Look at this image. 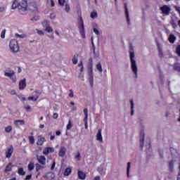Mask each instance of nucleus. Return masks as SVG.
Returning a JSON list of instances; mask_svg holds the SVG:
<instances>
[{"instance_id": "1", "label": "nucleus", "mask_w": 180, "mask_h": 180, "mask_svg": "<svg viewBox=\"0 0 180 180\" xmlns=\"http://www.w3.org/2000/svg\"><path fill=\"white\" fill-rule=\"evenodd\" d=\"M27 1L26 0H22L20 3H18V0H14L11 6L12 9H16L18 8L21 15H25L24 12L27 11Z\"/></svg>"}, {"instance_id": "2", "label": "nucleus", "mask_w": 180, "mask_h": 180, "mask_svg": "<svg viewBox=\"0 0 180 180\" xmlns=\"http://www.w3.org/2000/svg\"><path fill=\"white\" fill-rule=\"evenodd\" d=\"M37 160L39 163L35 165L36 166V172H39L40 169L46 168V157L44 155L37 156Z\"/></svg>"}, {"instance_id": "3", "label": "nucleus", "mask_w": 180, "mask_h": 180, "mask_svg": "<svg viewBox=\"0 0 180 180\" xmlns=\"http://www.w3.org/2000/svg\"><path fill=\"white\" fill-rule=\"evenodd\" d=\"M77 13L79 15L77 20L79 23V30L82 39H85V27L84 26V20L81 15V10H78Z\"/></svg>"}, {"instance_id": "4", "label": "nucleus", "mask_w": 180, "mask_h": 180, "mask_svg": "<svg viewBox=\"0 0 180 180\" xmlns=\"http://www.w3.org/2000/svg\"><path fill=\"white\" fill-rule=\"evenodd\" d=\"M129 58H130L131 68L132 72H134L136 78H137L138 68H137V63L134 60V52H129Z\"/></svg>"}, {"instance_id": "5", "label": "nucleus", "mask_w": 180, "mask_h": 180, "mask_svg": "<svg viewBox=\"0 0 180 180\" xmlns=\"http://www.w3.org/2000/svg\"><path fill=\"white\" fill-rule=\"evenodd\" d=\"M9 47L12 53H18L19 51V44L16 39H11L10 41Z\"/></svg>"}, {"instance_id": "6", "label": "nucleus", "mask_w": 180, "mask_h": 180, "mask_svg": "<svg viewBox=\"0 0 180 180\" xmlns=\"http://www.w3.org/2000/svg\"><path fill=\"white\" fill-rule=\"evenodd\" d=\"M32 94L34 96H29L28 101H33V102H37V99H39V98H40V95H41V92H40L39 90H35Z\"/></svg>"}, {"instance_id": "7", "label": "nucleus", "mask_w": 180, "mask_h": 180, "mask_svg": "<svg viewBox=\"0 0 180 180\" xmlns=\"http://www.w3.org/2000/svg\"><path fill=\"white\" fill-rule=\"evenodd\" d=\"M4 77H8L10 78L13 82H16V76L15 75V71L11 70L9 72H5Z\"/></svg>"}, {"instance_id": "8", "label": "nucleus", "mask_w": 180, "mask_h": 180, "mask_svg": "<svg viewBox=\"0 0 180 180\" xmlns=\"http://www.w3.org/2000/svg\"><path fill=\"white\" fill-rule=\"evenodd\" d=\"M28 9L29 11H31V12H38L39 7L37 6V3L36 2H32L28 5Z\"/></svg>"}, {"instance_id": "9", "label": "nucleus", "mask_w": 180, "mask_h": 180, "mask_svg": "<svg viewBox=\"0 0 180 180\" xmlns=\"http://www.w3.org/2000/svg\"><path fill=\"white\" fill-rule=\"evenodd\" d=\"M160 11H162L164 15H169V12H171V8L167 5H164L160 7Z\"/></svg>"}, {"instance_id": "10", "label": "nucleus", "mask_w": 180, "mask_h": 180, "mask_svg": "<svg viewBox=\"0 0 180 180\" xmlns=\"http://www.w3.org/2000/svg\"><path fill=\"white\" fill-rule=\"evenodd\" d=\"M96 140L99 143H103V138L102 137V129H99L96 134Z\"/></svg>"}, {"instance_id": "11", "label": "nucleus", "mask_w": 180, "mask_h": 180, "mask_svg": "<svg viewBox=\"0 0 180 180\" xmlns=\"http://www.w3.org/2000/svg\"><path fill=\"white\" fill-rule=\"evenodd\" d=\"M50 153H54V148L46 147L43 150V154L44 155H49V154H50Z\"/></svg>"}, {"instance_id": "12", "label": "nucleus", "mask_w": 180, "mask_h": 180, "mask_svg": "<svg viewBox=\"0 0 180 180\" xmlns=\"http://www.w3.org/2000/svg\"><path fill=\"white\" fill-rule=\"evenodd\" d=\"M12 154H13V146H11L6 152V158H11V157H12Z\"/></svg>"}, {"instance_id": "13", "label": "nucleus", "mask_w": 180, "mask_h": 180, "mask_svg": "<svg viewBox=\"0 0 180 180\" xmlns=\"http://www.w3.org/2000/svg\"><path fill=\"white\" fill-rule=\"evenodd\" d=\"M65 153H67V148L64 146H61L59 150L58 155L63 158L65 156Z\"/></svg>"}, {"instance_id": "14", "label": "nucleus", "mask_w": 180, "mask_h": 180, "mask_svg": "<svg viewBox=\"0 0 180 180\" xmlns=\"http://www.w3.org/2000/svg\"><path fill=\"white\" fill-rule=\"evenodd\" d=\"M140 147L141 148L144 147V131L140 132Z\"/></svg>"}, {"instance_id": "15", "label": "nucleus", "mask_w": 180, "mask_h": 180, "mask_svg": "<svg viewBox=\"0 0 180 180\" xmlns=\"http://www.w3.org/2000/svg\"><path fill=\"white\" fill-rule=\"evenodd\" d=\"M125 16L127 18V22L128 25H130V16L129 14V9L127 8V4H124Z\"/></svg>"}, {"instance_id": "16", "label": "nucleus", "mask_w": 180, "mask_h": 180, "mask_svg": "<svg viewBox=\"0 0 180 180\" xmlns=\"http://www.w3.org/2000/svg\"><path fill=\"white\" fill-rule=\"evenodd\" d=\"M26 88V79H23L19 82V89L20 91L25 89Z\"/></svg>"}, {"instance_id": "17", "label": "nucleus", "mask_w": 180, "mask_h": 180, "mask_svg": "<svg viewBox=\"0 0 180 180\" xmlns=\"http://www.w3.org/2000/svg\"><path fill=\"white\" fill-rule=\"evenodd\" d=\"M78 178L81 180H84L86 178V174H85L84 172L79 170L77 172Z\"/></svg>"}, {"instance_id": "18", "label": "nucleus", "mask_w": 180, "mask_h": 180, "mask_svg": "<svg viewBox=\"0 0 180 180\" xmlns=\"http://www.w3.org/2000/svg\"><path fill=\"white\" fill-rule=\"evenodd\" d=\"M14 124L17 127H18L19 126H23L25 124V120H14Z\"/></svg>"}, {"instance_id": "19", "label": "nucleus", "mask_w": 180, "mask_h": 180, "mask_svg": "<svg viewBox=\"0 0 180 180\" xmlns=\"http://www.w3.org/2000/svg\"><path fill=\"white\" fill-rule=\"evenodd\" d=\"M98 172L100 175H105L106 174V169H105L102 166H100L97 169Z\"/></svg>"}, {"instance_id": "20", "label": "nucleus", "mask_w": 180, "mask_h": 180, "mask_svg": "<svg viewBox=\"0 0 180 180\" xmlns=\"http://www.w3.org/2000/svg\"><path fill=\"white\" fill-rule=\"evenodd\" d=\"M169 43L174 44L175 43V40H176V37L173 34H170L168 38Z\"/></svg>"}, {"instance_id": "21", "label": "nucleus", "mask_w": 180, "mask_h": 180, "mask_svg": "<svg viewBox=\"0 0 180 180\" xmlns=\"http://www.w3.org/2000/svg\"><path fill=\"white\" fill-rule=\"evenodd\" d=\"M44 141H46V138L40 137L38 139L37 144V146H43V144H44Z\"/></svg>"}, {"instance_id": "22", "label": "nucleus", "mask_w": 180, "mask_h": 180, "mask_svg": "<svg viewBox=\"0 0 180 180\" xmlns=\"http://www.w3.org/2000/svg\"><path fill=\"white\" fill-rule=\"evenodd\" d=\"M71 172H72V169L70 167H68L65 169L63 175L65 176H68L70 175V174H71Z\"/></svg>"}, {"instance_id": "23", "label": "nucleus", "mask_w": 180, "mask_h": 180, "mask_svg": "<svg viewBox=\"0 0 180 180\" xmlns=\"http://www.w3.org/2000/svg\"><path fill=\"white\" fill-rule=\"evenodd\" d=\"M87 68H94V60H93L92 58H90L89 59V62L87 64Z\"/></svg>"}, {"instance_id": "24", "label": "nucleus", "mask_w": 180, "mask_h": 180, "mask_svg": "<svg viewBox=\"0 0 180 180\" xmlns=\"http://www.w3.org/2000/svg\"><path fill=\"white\" fill-rule=\"evenodd\" d=\"M79 54L78 53H76L75 55H74L72 59V61L73 63V64H77L78 63V57H79Z\"/></svg>"}, {"instance_id": "25", "label": "nucleus", "mask_w": 180, "mask_h": 180, "mask_svg": "<svg viewBox=\"0 0 180 180\" xmlns=\"http://www.w3.org/2000/svg\"><path fill=\"white\" fill-rule=\"evenodd\" d=\"M11 171H12V162H9L5 169V172H9Z\"/></svg>"}, {"instance_id": "26", "label": "nucleus", "mask_w": 180, "mask_h": 180, "mask_svg": "<svg viewBox=\"0 0 180 180\" xmlns=\"http://www.w3.org/2000/svg\"><path fill=\"white\" fill-rule=\"evenodd\" d=\"M169 171L172 172L174 171V160L169 162Z\"/></svg>"}, {"instance_id": "27", "label": "nucleus", "mask_w": 180, "mask_h": 180, "mask_svg": "<svg viewBox=\"0 0 180 180\" xmlns=\"http://www.w3.org/2000/svg\"><path fill=\"white\" fill-rule=\"evenodd\" d=\"M89 81L91 86H94V75H89Z\"/></svg>"}, {"instance_id": "28", "label": "nucleus", "mask_w": 180, "mask_h": 180, "mask_svg": "<svg viewBox=\"0 0 180 180\" xmlns=\"http://www.w3.org/2000/svg\"><path fill=\"white\" fill-rule=\"evenodd\" d=\"M131 163L129 162L127 163V176L129 177V175H130V168H131Z\"/></svg>"}, {"instance_id": "29", "label": "nucleus", "mask_w": 180, "mask_h": 180, "mask_svg": "<svg viewBox=\"0 0 180 180\" xmlns=\"http://www.w3.org/2000/svg\"><path fill=\"white\" fill-rule=\"evenodd\" d=\"M129 102L131 103V115L133 116V115H134V110H133L134 108V103H133V100H130Z\"/></svg>"}, {"instance_id": "30", "label": "nucleus", "mask_w": 180, "mask_h": 180, "mask_svg": "<svg viewBox=\"0 0 180 180\" xmlns=\"http://www.w3.org/2000/svg\"><path fill=\"white\" fill-rule=\"evenodd\" d=\"M42 26L43 27H48L49 26H50V22H49V20H44L43 22H42Z\"/></svg>"}, {"instance_id": "31", "label": "nucleus", "mask_w": 180, "mask_h": 180, "mask_svg": "<svg viewBox=\"0 0 180 180\" xmlns=\"http://www.w3.org/2000/svg\"><path fill=\"white\" fill-rule=\"evenodd\" d=\"M96 69L98 70V72L102 74L103 70L102 69V64L100 63L96 65Z\"/></svg>"}, {"instance_id": "32", "label": "nucleus", "mask_w": 180, "mask_h": 180, "mask_svg": "<svg viewBox=\"0 0 180 180\" xmlns=\"http://www.w3.org/2000/svg\"><path fill=\"white\" fill-rule=\"evenodd\" d=\"M90 16L92 19L98 18V13L96 11H94L91 13Z\"/></svg>"}, {"instance_id": "33", "label": "nucleus", "mask_w": 180, "mask_h": 180, "mask_svg": "<svg viewBox=\"0 0 180 180\" xmlns=\"http://www.w3.org/2000/svg\"><path fill=\"white\" fill-rule=\"evenodd\" d=\"M18 172L19 175H22V176L25 175V174H26V172H25V170L23 169L22 167H20L18 169Z\"/></svg>"}, {"instance_id": "34", "label": "nucleus", "mask_w": 180, "mask_h": 180, "mask_svg": "<svg viewBox=\"0 0 180 180\" xmlns=\"http://www.w3.org/2000/svg\"><path fill=\"white\" fill-rule=\"evenodd\" d=\"M45 32H47L48 33H53V27H51L50 25L45 27Z\"/></svg>"}, {"instance_id": "35", "label": "nucleus", "mask_w": 180, "mask_h": 180, "mask_svg": "<svg viewBox=\"0 0 180 180\" xmlns=\"http://www.w3.org/2000/svg\"><path fill=\"white\" fill-rule=\"evenodd\" d=\"M28 140H29L30 144H34V136H29Z\"/></svg>"}, {"instance_id": "36", "label": "nucleus", "mask_w": 180, "mask_h": 180, "mask_svg": "<svg viewBox=\"0 0 180 180\" xmlns=\"http://www.w3.org/2000/svg\"><path fill=\"white\" fill-rule=\"evenodd\" d=\"M175 53L179 57H180V45H177L176 46Z\"/></svg>"}, {"instance_id": "37", "label": "nucleus", "mask_w": 180, "mask_h": 180, "mask_svg": "<svg viewBox=\"0 0 180 180\" xmlns=\"http://www.w3.org/2000/svg\"><path fill=\"white\" fill-rule=\"evenodd\" d=\"M6 133H11L12 131V126L8 125L5 128Z\"/></svg>"}, {"instance_id": "38", "label": "nucleus", "mask_w": 180, "mask_h": 180, "mask_svg": "<svg viewBox=\"0 0 180 180\" xmlns=\"http://www.w3.org/2000/svg\"><path fill=\"white\" fill-rule=\"evenodd\" d=\"M33 169H34V163H30L28 165V170L33 171Z\"/></svg>"}, {"instance_id": "39", "label": "nucleus", "mask_w": 180, "mask_h": 180, "mask_svg": "<svg viewBox=\"0 0 180 180\" xmlns=\"http://www.w3.org/2000/svg\"><path fill=\"white\" fill-rule=\"evenodd\" d=\"M87 70L89 75H94V68H87Z\"/></svg>"}, {"instance_id": "40", "label": "nucleus", "mask_w": 180, "mask_h": 180, "mask_svg": "<svg viewBox=\"0 0 180 180\" xmlns=\"http://www.w3.org/2000/svg\"><path fill=\"white\" fill-rule=\"evenodd\" d=\"M75 158L77 160V161H81V153L77 152V155L75 156Z\"/></svg>"}, {"instance_id": "41", "label": "nucleus", "mask_w": 180, "mask_h": 180, "mask_svg": "<svg viewBox=\"0 0 180 180\" xmlns=\"http://www.w3.org/2000/svg\"><path fill=\"white\" fill-rule=\"evenodd\" d=\"M78 67H80V72H84V64L82 63V61H80L79 63L78 64Z\"/></svg>"}, {"instance_id": "42", "label": "nucleus", "mask_w": 180, "mask_h": 180, "mask_svg": "<svg viewBox=\"0 0 180 180\" xmlns=\"http://www.w3.org/2000/svg\"><path fill=\"white\" fill-rule=\"evenodd\" d=\"M71 127H72V124H71V120H70L66 127V129H67V130H70V129H71Z\"/></svg>"}, {"instance_id": "43", "label": "nucleus", "mask_w": 180, "mask_h": 180, "mask_svg": "<svg viewBox=\"0 0 180 180\" xmlns=\"http://www.w3.org/2000/svg\"><path fill=\"white\" fill-rule=\"evenodd\" d=\"M39 19H40V17L34 16V17L30 19V20H32V22H37V20H39Z\"/></svg>"}, {"instance_id": "44", "label": "nucleus", "mask_w": 180, "mask_h": 180, "mask_svg": "<svg viewBox=\"0 0 180 180\" xmlns=\"http://www.w3.org/2000/svg\"><path fill=\"white\" fill-rule=\"evenodd\" d=\"M6 33V30H3V31L1 33V38L5 39V34Z\"/></svg>"}, {"instance_id": "45", "label": "nucleus", "mask_w": 180, "mask_h": 180, "mask_svg": "<svg viewBox=\"0 0 180 180\" xmlns=\"http://www.w3.org/2000/svg\"><path fill=\"white\" fill-rule=\"evenodd\" d=\"M58 2L60 6H64V4H65V0H58Z\"/></svg>"}, {"instance_id": "46", "label": "nucleus", "mask_w": 180, "mask_h": 180, "mask_svg": "<svg viewBox=\"0 0 180 180\" xmlns=\"http://www.w3.org/2000/svg\"><path fill=\"white\" fill-rule=\"evenodd\" d=\"M65 11L67 13L70 12V5L69 4H65Z\"/></svg>"}, {"instance_id": "47", "label": "nucleus", "mask_w": 180, "mask_h": 180, "mask_svg": "<svg viewBox=\"0 0 180 180\" xmlns=\"http://www.w3.org/2000/svg\"><path fill=\"white\" fill-rule=\"evenodd\" d=\"M170 153L172 155H174V154H175V153H176V150H175L174 148H170Z\"/></svg>"}, {"instance_id": "48", "label": "nucleus", "mask_w": 180, "mask_h": 180, "mask_svg": "<svg viewBox=\"0 0 180 180\" xmlns=\"http://www.w3.org/2000/svg\"><path fill=\"white\" fill-rule=\"evenodd\" d=\"M69 96L70 98H74V91H72V89L70 90Z\"/></svg>"}, {"instance_id": "49", "label": "nucleus", "mask_w": 180, "mask_h": 180, "mask_svg": "<svg viewBox=\"0 0 180 180\" xmlns=\"http://www.w3.org/2000/svg\"><path fill=\"white\" fill-rule=\"evenodd\" d=\"M171 25H172L173 29H176V27H178V25H176V24L175 22H172L171 23Z\"/></svg>"}, {"instance_id": "50", "label": "nucleus", "mask_w": 180, "mask_h": 180, "mask_svg": "<svg viewBox=\"0 0 180 180\" xmlns=\"http://www.w3.org/2000/svg\"><path fill=\"white\" fill-rule=\"evenodd\" d=\"M94 32L97 36H99V30L98 29L94 28Z\"/></svg>"}, {"instance_id": "51", "label": "nucleus", "mask_w": 180, "mask_h": 180, "mask_svg": "<svg viewBox=\"0 0 180 180\" xmlns=\"http://www.w3.org/2000/svg\"><path fill=\"white\" fill-rule=\"evenodd\" d=\"M50 18L51 19H55L56 18V13H51Z\"/></svg>"}, {"instance_id": "52", "label": "nucleus", "mask_w": 180, "mask_h": 180, "mask_svg": "<svg viewBox=\"0 0 180 180\" xmlns=\"http://www.w3.org/2000/svg\"><path fill=\"white\" fill-rule=\"evenodd\" d=\"M37 33L40 35V36H44V32L42 30H37Z\"/></svg>"}, {"instance_id": "53", "label": "nucleus", "mask_w": 180, "mask_h": 180, "mask_svg": "<svg viewBox=\"0 0 180 180\" xmlns=\"http://www.w3.org/2000/svg\"><path fill=\"white\" fill-rule=\"evenodd\" d=\"M83 121H84V123L88 122V115H84V118Z\"/></svg>"}, {"instance_id": "54", "label": "nucleus", "mask_w": 180, "mask_h": 180, "mask_svg": "<svg viewBox=\"0 0 180 180\" xmlns=\"http://www.w3.org/2000/svg\"><path fill=\"white\" fill-rule=\"evenodd\" d=\"M53 119H58V114L57 112H54L53 115Z\"/></svg>"}, {"instance_id": "55", "label": "nucleus", "mask_w": 180, "mask_h": 180, "mask_svg": "<svg viewBox=\"0 0 180 180\" xmlns=\"http://www.w3.org/2000/svg\"><path fill=\"white\" fill-rule=\"evenodd\" d=\"M84 116L88 115V108H84Z\"/></svg>"}, {"instance_id": "56", "label": "nucleus", "mask_w": 180, "mask_h": 180, "mask_svg": "<svg viewBox=\"0 0 180 180\" xmlns=\"http://www.w3.org/2000/svg\"><path fill=\"white\" fill-rule=\"evenodd\" d=\"M29 179H32V174H29L26 176L25 180H29Z\"/></svg>"}, {"instance_id": "57", "label": "nucleus", "mask_w": 180, "mask_h": 180, "mask_svg": "<svg viewBox=\"0 0 180 180\" xmlns=\"http://www.w3.org/2000/svg\"><path fill=\"white\" fill-rule=\"evenodd\" d=\"M54 168H56V162H53L51 167V169H54Z\"/></svg>"}, {"instance_id": "58", "label": "nucleus", "mask_w": 180, "mask_h": 180, "mask_svg": "<svg viewBox=\"0 0 180 180\" xmlns=\"http://www.w3.org/2000/svg\"><path fill=\"white\" fill-rule=\"evenodd\" d=\"M49 1H51V6L54 7L56 5V4L54 3V1H53V0H49Z\"/></svg>"}, {"instance_id": "59", "label": "nucleus", "mask_w": 180, "mask_h": 180, "mask_svg": "<svg viewBox=\"0 0 180 180\" xmlns=\"http://www.w3.org/2000/svg\"><path fill=\"white\" fill-rule=\"evenodd\" d=\"M25 109L26 110H30V109H32V107H30V105H27V106L25 107Z\"/></svg>"}, {"instance_id": "60", "label": "nucleus", "mask_w": 180, "mask_h": 180, "mask_svg": "<svg viewBox=\"0 0 180 180\" xmlns=\"http://www.w3.org/2000/svg\"><path fill=\"white\" fill-rule=\"evenodd\" d=\"M56 136H61V131H56Z\"/></svg>"}, {"instance_id": "61", "label": "nucleus", "mask_w": 180, "mask_h": 180, "mask_svg": "<svg viewBox=\"0 0 180 180\" xmlns=\"http://www.w3.org/2000/svg\"><path fill=\"white\" fill-rule=\"evenodd\" d=\"M91 44H92L93 51L94 53H95V44H94V41H91Z\"/></svg>"}, {"instance_id": "62", "label": "nucleus", "mask_w": 180, "mask_h": 180, "mask_svg": "<svg viewBox=\"0 0 180 180\" xmlns=\"http://www.w3.org/2000/svg\"><path fill=\"white\" fill-rule=\"evenodd\" d=\"M174 70H176V71H179V72H180V66L175 67Z\"/></svg>"}, {"instance_id": "63", "label": "nucleus", "mask_w": 180, "mask_h": 180, "mask_svg": "<svg viewBox=\"0 0 180 180\" xmlns=\"http://www.w3.org/2000/svg\"><path fill=\"white\" fill-rule=\"evenodd\" d=\"M84 127L86 130H88V122H84Z\"/></svg>"}, {"instance_id": "64", "label": "nucleus", "mask_w": 180, "mask_h": 180, "mask_svg": "<svg viewBox=\"0 0 180 180\" xmlns=\"http://www.w3.org/2000/svg\"><path fill=\"white\" fill-rule=\"evenodd\" d=\"M94 180H101V176H96L95 178H94Z\"/></svg>"}]
</instances>
